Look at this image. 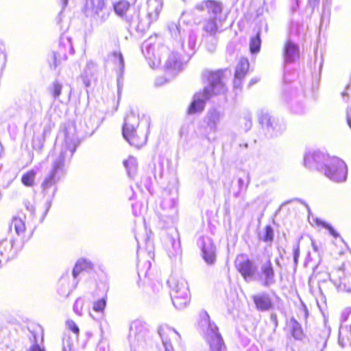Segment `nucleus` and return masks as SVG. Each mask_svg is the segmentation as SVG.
Masks as SVG:
<instances>
[{
  "label": "nucleus",
  "instance_id": "1",
  "mask_svg": "<svg viewBox=\"0 0 351 351\" xmlns=\"http://www.w3.org/2000/svg\"><path fill=\"white\" fill-rule=\"evenodd\" d=\"M64 136V143L60 147L56 146L54 148L51 155V169L45 178L41 185L44 193H48V191L53 187L51 197L45 203L46 209L41 221L44 219L51 206L52 198L57 191L56 184L65 176L66 165L70 162L80 143L73 125H69L65 128Z\"/></svg>",
  "mask_w": 351,
  "mask_h": 351
},
{
  "label": "nucleus",
  "instance_id": "2",
  "mask_svg": "<svg viewBox=\"0 0 351 351\" xmlns=\"http://www.w3.org/2000/svg\"><path fill=\"white\" fill-rule=\"evenodd\" d=\"M223 70L216 71H205L204 75L207 77L208 85L206 86L202 92L196 93L193 100L187 109L189 114L202 112L205 108L206 103L214 95L224 94L226 87L223 82Z\"/></svg>",
  "mask_w": 351,
  "mask_h": 351
},
{
  "label": "nucleus",
  "instance_id": "3",
  "mask_svg": "<svg viewBox=\"0 0 351 351\" xmlns=\"http://www.w3.org/2000/svg\"><path fill=\"white\" fill-rule=\"evenodd\" d=\"M222 9L221 3L214 0H205L195 5V10L204 13V37H215L221 32L223 23L227 18V14L223 12Z\"/></svg>",
  "mask_w": 351,
  "mask_h": 351
},
{
  "label": "nucleus",
  "instance_id": "4",
  "mask_svg": "<svg viewBox=\"0 0 351 351\" xmlns=\"http://www.w3.org/2000/svg\"><path fill=\"white\" fill-rule=\"evenodd\" d=\"M198 324L199 332L210 346V351H226V346L219 329L214 322L210 319L207 312L200 313Z\"/></svg>",
  "mask_w": 351,
  "mask_h": 351
},
{
  "label": "nucleus",
  "instance_id": "5",
  "mask_svg": "<svg viewBox=\"0 0 351 351\" xmlns=\"http://www.w3.org/2000/svg\"><path fill=\"white\" fill-rule=\"evenodd\" d=\"M195 45H172L169 49L170 53L165 64V69L167 73L176 75L182 69L196 49Z\"/></svg>",
  "mask_w": 351,
  "mask_h": 351
},
{
  "label": "nucleus",
  "instance_id": "6",
  "mask_svg": "<svg viewBox=\"0 0 351 351\" xmlns=\"http://www.w3.org/2000/svg\"><path fill=\"white\" fill-rule=\"evenodd\" d=\"M149 330L146 323L134 321L130 326L128 340L132 351H146L151 345Z\"/></svg>",
  "mask_w": 351,
  "mask_h": 351
},
{
  "label": "nucleus",
  "instance_id": "7",
  "mask_svg": "<svg viewBox=\"0 0 351 351\" xmlns=\"http://www.w3.org/2000/svg\"><path fill=\"white\" fill-rule=\"evenodd\" d=\"M162 0H147V12L144 17L138 14H136V20L132 19L128 20L130 26L135 28L138 32H144L147 29L150 25L158 19L159 14L162 8Z\"/></svg>",
  "mask_w": 351,
  "mask_h": 351
},
{
  "label": "nucleus",
  "instance_id": "8",
  "mask_svg": "<svg viewBox=\"0 0 351 351\" xmlns=\"http://www.w3.org/2000/svg\"><path fill=\"white\" fill-rule=\"evenodd\" d=\"M171 288V298L173 306L178 309H182L189 302V287L184 278H176L171 276L167 281Z\"/></svg>",
  "mask_w": 351,
  "mask_h": 351
},
{
  "label": "nucleus",
  "instance_id": "9",
  "mask_svg": "<svg viewBox=\"0 0 351 351\" xmlns=\"http://www.w3.org/2000/svg\"><path fill=\"white\" fill-rule=\"evenodd\" d=\"M139 123V119L135 113L131 111L124 120L122 128V134L124 138L131 145L136 147H141L145 144L147 136L145 134L139 136L136 133V128Z\"/></svg>",
  "mask_w": 351,
  "mask_h": 351
},
{
  "label": "nucleus",
  "instance_id": "10",
  "mask_svg": "<svg viewBox=\"0 0 351 351\" xmlns=\"http://www.w3.org/2000/svg\"><path fill=\"white\" fill-rule=\"evenodd\" d=\"M163 199L160 202V210L159 211V218L164 223V227H167L173 224L178 215V208L176 197H169V193L165 191L162 194Z\"/></svg>",
  "mask_w": 351,
  "mask_h": 351
},
{
  "label": "nucleus",
  "instance_id": "11",
  "mask_svg": "<svg viewBox=\"0 0 351 351\" xmlns=\"http://www.w3.org/2000/svg\"><path fill=\"white\" fill-rule=\"evenodd\" d=\"M322 171L335 182H343L347 180L348 167L343 160L337 157L328 158Z\"/></svg>",
  "mask_w": 351,
  "mask_h": 351
},
{
  "label": "nucleus",
  "instance_id": "12",
  "mask_svg": "<svg viewBox=\"0 0 351 351\" xmlns=\"http://www.w3.org/2000/svg\"><path fill=\"white\" fill-rule=\"evenodd\" d=\"M258 121L270 137L281 134L287 128L284 120L272 117L268 112H261L258 115Z\"/></svg>",
  "mask_w": 351,
  "mask_h": 351
},
{
  "label": "nucleus",
  "instance_id": "13",
  "mask_svg": "<svg viewBox=\"0 0 351 351\" xmlns=\"http://www.w3.org/2000/svg\"><path fill=\"white\" fill-rule=\"evenodd\" d=\"M283 99L293 113L296 114L304 113V93L303 90L291 87L283 93Z\"/></svg>",
  "mask_w": 351,
  "mask_h": 351
},
{
  "label": "nucleus",
  "instance_id": "14",
  "mask_svg": "<svg viewBox=\"0 0 351 351\" xmlns=\"http://www.w3.org/2000/svg\"><path fill=\"white\" fill-rule=\"evenodd\" d=\"M84 12L86 16L99 22H104L109 15L104 0H86Z\"/></svg>",
  "mask_w": 351,
  "mask_h": 351
},
{
  "label": "nucleus",
  "instance_id": "15",
  "mask_svg": "<svg viewBox=\"0 0 351 351\" xmlns=\"http://www.w3.org/2000/svg\"><path fill=\"white\" fill-rule=\"evenodd\" d=\"M254 280L259 282L264 287H269L276 284L275 271L269 258L261 262Z\"/></svg>",
  "mask_w": 351,
  "mask_h": 351
},
{
  "label": "nucleus",
  "instance_id": "16",
  "mask_svg": "<svg viewBox=\"0 0 351 351\" xmlns=\"http://www.w3.org/2000/svg\"><path fill=\"white\" fill-rule=\"evenodd\" d=\"M328 158L330 157L320 151H309L304 155V163L306 167L322 171Z\"/></svg>",
  "mask_w": 351,
  "mask_h": 351
},
{
  "label": "nucleus",
  "instance_id": "17",
  "mask_svg": "<svg viewBox=\"0 0 351 351\" xmlns=\"http://www.w3.org/2000/svg\"><path fill=\"white\" fill-rule=\"evenodd\" d=\"M235 264L239 272L245 281L255 280L258 269L252 261L241 256L237 258Z\"/></svg>",
  "mask_w": 351,
  "mask_h": 351
},
{
  "label": "nucleus",
  "instance_id": "18",
  "mask_svg": "<svg viewBox=\"0 0 351 351\" xmlns=\"http://www.w3.org/2000/svg\"><path fill=\"white\" fill-rule=\"evenodd\" d=\"M197 243L204 261L208 265H213L216 261V247L213 240L209 237L202 236L198 239Z\"/></svg>",
  "mask_w": 351,
  "mask_h": 351
},
{
  "label": "nucleus",
  "instance_id": "19",
  "mask_svg": "<svg viewBox=\"0 0 351 351\" xmlns=\"http://www.w3.org/2000/svg\"><path fill=\"white\" fill-rule=\"evenodd\" d=\"M329 335L328 330H323L315 333L302 351H323L326 346Z\"/></svg>",
  "mask_w": 351,
  "mask_h": 351
},
{
  "label": "nucleus",
  "instance_id": "20",
  "mask_svg": "<svg viewBox=\"0 0 351 351\" xmlns=\"http://www.w3.org/2000/svg\"><path fill=\"white\" fill-rule=\"evenodd\" d=\"M78 282V278H74L72 274H70L68 271L65 272L60 278L58 282V294L63 298H67L75 289Z\"/></svg>",
  "mask_w": 351,
  "mask_h": 351
},
{
  "label": "nucleus",
  "instance_id": "21",
  "mask_svg": "<svg viewBox=\"0 0 351 351\" xmlns=\"http://www.w3.org/2000/svg\"><path fill=\"white\" fill-rule=\"evenodd\" d=\"M224 117L223 111L213 108L207 111L204 118V123L210 132L216 133Z\"/></svg>",
  "mask_w": 351,
  "mask_h": 351
},
{
  "label": "nucleus",
  "instance_id": "22",
  "mask_svg": "<svg viewBox=\"0 0 351 351\" xmlns=\"http://www.w3.org/2000/svg\"><path fill=\"white\" fill-rule=\"evenodd\" d=\"M330 280L339 291L351 292V275H346L341 269H336L330 274Z\"/></svg>",
  "mask_w": 351,
  "mask_h": 351
},
{
  "label": "nucleus",
  "instance_id": "23",
  "mask_svg": "<svg viewBox=\"0 0 351 351\" xmlns=\"http://www.w3.org/2000/svg\"><path fill=\"white\" fill-rule=\"evenodd\" d=\"M163 47L164 45H141L142 53L151 68L154 69L160 64L159 51L163 49Z\"/></svg>",
  "mask_w": 351,
  "mask_h": 351
},
{
  "label": "nucleus",
  "instance_id": "24",
  "mask_svg": "<svg viewBox=\"0 0 351 351\" xmlns=\"http://www.w3.org/2000/svg\"><path fill=\"white\" fill-rule=\"evenodd\" d=\"M165 351H174L171 343V338L180 337V334L173 328L167 326H160L158 329Z\"/></svg>",
  "mask_w": 351,
  "mask_h": 351
},
{
  "label": "nucleus",
  "instance_id": "25",
  "mask_svg": "<svg viewBox=\"0 0 351 351\" xmlns=\"http://www.w3.org/2000/svg\"><path fill=\"white\" fill-rule=\"evenodd\" d=\"M256 308L259 311H269L274 308V302L269 293L261 292L252 296Z\"/></svg>",
  "mask_w": 351,
  "mask_h": 351
},
{
  "label": "nucleus",
  "instance_id": "26",
  "mask_svg": "<svg viewBox=\"0 0 351 351\" xmlns=\"http://www.w3.org/2000/svg\"><path fill=\"white\" fill-rule=\"evenodd\" d=\"M249 61L245 58H242L236 66L234 72V79L233 81L234 87L239 88L241 87L242 81L245 77L249 69Z\"/></svg>",
  "mask_w": 351,
  "mask_h": 351
},
{
  "label": "nucleus",
  "instance_id": "27",
  "mask_svg": "<svg viewBox=\"0 0 351 351\" xmlns=\"http://www.w3.org/2000/svg\"><path fill=\"white\" fill-rule=\"evenodd\" d=\"M14 241L13 239H4L0 241V256L8 261L13 258L16 254V250L14 248Z\"/></svg>",
  "mask_w": 351,
  "mask_h": 351
},
{
  "label": "nucleus",
  "instance_id": "28",
  "mask_svg": "<svg viewBox=\"0 0 351 351\" xmlns=\"http://www.w3.org/2000/svg\"><path fill=\"white\" fill-rule=\"evenodd\" d=\"M300 55L299 45H285L283 49L284 65L295 62L299 59Z\"/></svg>",
  "mask_w": 351,
  "mask_h": 351
},
{
  "label": "nucleus",
  "instance_id": "29",
  "mask_svg": "<svg viewBox=\"0 0 351 351\" xmlns=\"http://www.w3.org/2000/svg\"><path fill=\"white\" fill-rule=\"evenodd\" d=\"M168 243L170 244V247H168L167 253L169 258H176L181 255L182 249L180 245V241L179 235L177 231L175 232V236L169 235L167 237Z\"/></svg>",
  "mask_w": 351,
  "mask_h": 351
},
{
  "label": "nucleus",
  "instance_id": "30",
  "mask_svg": "<svg viewBox=\"0 0 351 351\" xmlns=\"http://www.w3.org/2000/svg\"><path fill=\"white\" fill-rule=\"evenodd\" d=\"M97 65L92 61L87 62L80 77L86 87L90 86L92 80L95 79Z\"/></svg>",
  "mask_w": 351,
  "mask_h": 351
},
{
  "label": "nucleus",
  "instance_id": "31",
  "mask_svg": "<svg viewBox=\"0 0 351 351\" xmlns=\"http://www.w3.org/2000/svg\"><path fill=\"white\" fill-rule=\"evenodd\" d=\"M114 62L119 65V71L117 72V88L118 93H119L121 88L123 86V76L124 73V58L122 53L120 51H114L113 52Z\"/></svg>",
  "mask_w": 351,
  "mask_h": 351
},
{
  "label": "nucleus",
  "instance_id": "32",
  "mask_svg": "<svg viewBox=\"0 0 351 351\" xmlns=\"http://www.w3.org/2000/svg\"><path fill=\"white\" fill-rule=\"evenodd\" d=\"M93 269V264L88 260L85 258L79 259L72 271V276L77 278L80 274L83 271H89Z\"/></svg>",
  "mask_w": 351,
  "mask_h": 351
},
{
  "label": "nucleus",
  "instance_id": "33",
  "mask_svg": "<svg viewBox=\"0 0 351 351\" xmlns=\"http://www.w3.org/2000/svg\"><path fill=\"white\" fill-rule=\"evenodd\" d=\"M338 343L343 348H351V330L347 326L340 327Z\"/></svg>",
  "mask_w": 351,
  "mask_h": 351
},
{
  "label": "nucleus",
  "instance_id": "34",
  "mask_svg": "<svg viewBox=\"0 0 351 351\" xmlns=\"http://www.w3.org/2000/svg\"><path fill=\"white\" fill-rule=\"evenodd\" d=\"M114 10L117 15L121 17H125V20L130 24L128 20H131L132 19L136 20V15L134 16L128 17L127 15V12L130 10V3L128 1L123 0L120 1L114 4Z\"/></svg>",
  "mask_w": 351,
  "mask_h": 351
},
{
  "label": "nucleus",
  "instance_id": "35",
  "mask_svg": "<svg viewBox=\"0 0 351 351\" xmlns=\"http://www.w3.org/2000/svg\"><path fill=\"white\" fill-rule=\"evenodd\" d=\"M28 110L30 112L32 115H36L42 111V105L40 97L37 94L36 91H34V93L30 94Z\"/></svg>",
  "mask_w": 351,
  "mask_h": 351
},
{
  "label": "nucleus",
  "instance_id": "36",
  "mask_svg": "<svg viewBox=\"0 0 351 351\" xmlns=\"http://www.w3.org/2000/svg\"><path fill=\"white\" fill-rule=\"evenodd\" d=\"M289 326L292 337L295 339L302 340L304 337V332L301 324L294 317H291L289 321Z\"/></svg>",
  "mask_w": 351,
  "mask_h": 351
},
{
  "label": "nucleus",
  "instance_id": "37",
  "mask_svg": "<svg viewBox=\"0 0 351 351\" xmlns=\"http://www.w3.org/2000/svg\"><path fill=\"white\" fill-rule=\"evenodd\" d=\"M32 343L31 346L25 351H46L44 346V337L42 335L40 342H38L35 332H32V337H29Z\"/></svg>",
  "mask_w": 351,
  "mask_h": 351
},
{
  "label": "nucleus",
  "instance_id": "38",
  "mask_svg": "<svg viewBox=\"0 0 351 351\" xmlns=\"http://www.w3.org/2000/svg\"><path fill=\"white\" fill-rule=\"evenodd\" d=\"M241 128L244 132L249 131L252 126V114L249 111L244 112L239 119Z\"/></svg>",
  "mask_w": 351,
  "mask_h": 351
},
{
  "label": "nucleus",
  "instance_id": "39",
  "mask_svg": "<svg viewBox=\"0 0 351 351\" xmlns=\"http://www.w3.org/2000/svg\"><path fill=\"white\" fill-rule=\"evenodd\" d=\"M123 165L127 170L128 174L130 178H133L136 173L138 162L136 158L130 156L123 162Z\"/></svg>",
  "mask_w": 351,
  "mask_h": 351
},
{
  "label": "nucleus",
  "instance_id": "40",
  "mask_svg": "<svg viewBox=\"0 0 351 351\" xmlns=\"http://www.w3.org/2000/svg\"><path fill=\"white\" fill-rule=\"evenodd\" d=\"M135 239L136 240L138 247L139 248L141 245L144 243L148 253L150 254L151 250L153 247V243L150 238V234L146 232L145 236L141 237L139 235H136Z\"/></svg>",
  "mask_w": 351,
  "mask_h": 351
},
{
  "label": "nucleus",
  "instance_id": "41",
  "mask_svg": "<svg viewBox=\"0 0 351 351\" xmlns=\"http://www.w3.org/2000/svg\"><path fill=\"white\" fill-rule=\"evenodd\" d=\"M36 175V171L32 169L22 176L21 182L26 186H32Z\"/></svg>",
  "mask_w": 351,
  "mask_h": 351
},
{
  "label": "nucleus",
  "instance_id": "42",
  "mask_svg": "<svg viewBox=\"0 0 351 351\" xmlns=\"http://www.w3.org/2000/svg\"><path fill=\"white\" fill-rule=\"evenodd\" d=\"M50 93L52 95L54 99H57L59 98L61 95V92L62 90V85L58 82V81H55L53 82L51 86L49 87Z\"/></svg>",
  "mask_w": 351,
  "mask_h": 351
},
{
  "label": "nucleus",
  "instance_id": "43",
  "mask_svg": "<svg viewBox=\"0 0 351 351\" xmlns=\"http://www.w3.org/2000/svg\"><path fill=\"white\" fill-rule=\"evenodd\" d=\"M45 138L41 135L34 136L32 139V147L34 149L40 152L43 149Z\"/></svg>",
  "mask_w": 351,
  "mask_h": 351
},
{
  "label": "nucleus",
  "instance_id": "44",
  "mask_svg": "<svg viewBox=\"0 0 351 351\" xmlns=\"http://www.w3.org/2000/svg\"><path fill=\"white\" fill-rule=\"evenodd\" d=\"M260 239L264 242H271L274 239V230L271 226H267L265 228L263 234L260 235Z\"/></svg>",
  "mask_w": 351,
  "mask_h": 351
},
{
  "label": "nucleus",
  "instance_id": "45",
  "mask_svg": "<svg viewBox=\"0 0 351 351\" xmlns=\"http://www.w3.org/2000/svg\"><path fill=\"white\" fill-rule=\"evenodd\" d=\"M106 295L93 303V308L95 312L102 313L106 306Z\"/></svg>",
  "mask_w": 351,
  "mask_h": 351
},
{
  "label": "nucleus",
  "instance_id": "46",
  "mask_svg": "<svg viewBox=\"0 0 351 351\" xmlns=\"http://www.w3.org/2000/svg\"><path fill=\"white\" fill-rule=\"evenodd\" d=\"M341 322L342 323H347L345 326H351V307L345 308L341 315Z\"/></svg>",
  "mask_w": 351,
  "mask_h": 351
},
{
  "label": "nucleus",
  "instance_id": "47",
  "mask_svg": "<svg viewBox=\"0 0 351 351\" xmlns=\"http://www.w3.org/2000/svg\"><path fill=\"white\" fill-rule=\"evenodd\" d=\"M62 351H73V341L71 337L64 336L63 337Z\"/></svg>",
  "mask_w": 351,
  "mask_h": 351
},
{
  "label": "nucleus",
  "instance_id": "48",
  "mask_svg": "<svg viewBox=\"0 0 351 351\" xmlns=\"http://www.w3.org/2000/svg\"><path fill=\"white\" fill-rule=\"evenodd\" d=\"M293 267L294 270L296 269L298 265V260L300 257V243L299 242L295 243L293 245Z\"/></svg>",
  "mask_w": 351,
  "mask_h": 351
},
{
  "label": "nucleus",
  "instance_id": "49",
  "mask_svg": "<svg viewBox=\"0 0 351 351\" xmlns=\"http://www.w3.org/2000/svg\"><path fill=\"white\" fill-rule=\"evenodd\" d=\"M12 225L14 226L15 231L18 235L23 233L25 230V223L19 218H14L12 221Z\"/></svg>",
  "mask_w": 351,
  "mask_h": 351
},
{
  "label": "nucleus",
  "instance_id": "50",
  "mask_svg": "<svg viewBox=\"0 0 351 351\" xmlns=\"http://www.w3.org/2000/svg\"><path fill=\"white\" fill-rule=\"evenodd\" d=\"M317 223L321 225L322 227L327 229L329 232V233L334 237L335 238L339 237V234L334 229V228L330 225L329 223L325 222V221H321L317 220Z\"/></svg>",
  "mask_w": 351,
  "mask_h": 351
},
{
  "label": "nucleus",
  "instance_id": "51",
  "mask_svg": "<svg viewBox=\"0 0 351 351\" xmlns=\"http://www.w3.org/2000/svg\"><path fill=\"white\" fill-rule=\"evenodd\" d=\"M144 267H141L140 265L138 264V275L141 278V276L146 277L147 276L148 270L151 267V263L149 261H147L144 264Z\"/></svg>",
  "mask_w": 351,
  "mask_h": 351
},
{
  "label": "nucleus",
  "instance_id": "52",
  "mask_svg": "<svg viewBox=\"0 0 351 351\" xmlns=\"http://www.w3.org/2000/svg\"><path fill=\"white\" fill-rule=\"evenodd\" d=\"M290 29L291 36H293V35L300 36L301 32H303V26L299 23H292Z\"/></svg>",
  "mask_w": 351,
  "mask_h": 351
},
{
  "label": "nucleus",
  "instance_id": "53",
  "mask_svg": "<svg viewBox=\"0 0 351 351\" xmlns=\"http://www.w3.org/2000/svg\"><path fill=\"white\" fill-rule=\"evenodd\" d=\"M84 305V301L82 298H77L73 305V311L78 315H82V311Z\"/></svg>",
  "mask_w": 351,
  "mask_h": 351
},
{
  "label": "nucleus",
  "instance_id": "54",
  "mask_svg": "<svg viewBox=\"0 0 351 351\" xmlns=\"http://www.w3.org/2000/svg\"><path fill=\"white\" fill-rule=\"evenodd\" d=\"M168 28L172 37H175L176 38H177L178 36L181 34L180 29L175 23L169 24Z\"/></svg>",
  "mask_w": 351,
  "mask_h": 351
},
{
  "label": "nucleus",
  "instance_id": "55",
  "mask_svg": "<svg viewBox=\"0 0 351 351\" xmlns=\"http://www.w3.org/2000/svg\"><path fill=\"white\" fill-rule=\"evenodd\" d=\"M66 326L76 336L78 335L80 332V329L76 324L73 320H68L66 322Z\"/></svg>",
  "mask_w": 351,
  "mask_h": 351
},
{
  "label": "nucleus",
  "instance_id": "56",
  "mask_svg": "<svg viewBox=\"0 0 351 351\" xmlns=\"http://www.w3.org/2000/svg\"><path fill=\"white\" fill-rule=\"evenodd\" d=\"M51 129H52L51 123L49 122L46 123L43 128V133L40 135L45 138L47 135H49L50 134Z\"/></svg>",
  "mask_w": 351,
  "mask_h": 351
},
{
  "label": "nucleus",
  "instance_id": "57",
  "mask_svg": "<svg viewBox=\"0 0 351 351\" xmlns=\"http://www.w3.org/2000/svg\"><path fill=\"white\" fill-rule=\"evenodd\" d=\"M92 119L93 120V122L91 123L90 127L92 129L95 130V129L98 128V127L99 126L100 121L95 115L90 117V120L92 121Z\"/></svg>",
  "mask_w": 351,
  "mask_h": 351
},
{
  "label": "nucleus",
  "instance_id": "58",
  "mask_svg": "<svg viewBox=\"0 0 351 351\" xmlns=\"http://www.w3.org/2000/svg\"><path fill=\"white\" fill-rule=\"evenodd\" d=\"M188 44H195L197 42L196 35L193 32H190L188 34Z\"/></svg>",
  "mask_w": 351,
  "mask_h": 351
},
{
  "label": "nucleus",
  "instance_id": "59",
  "mask_svg": "<svg viewBox=\"0 0 351 351\" xmlns=\"http://www.w3.org/2000/svg\"><path fill=\"white\" fill-rule=\"evenodd\" d=\"M160 38H161L160 34H154V35L150 36L149 38H148V40H147V41L149 42L148 44H153V43L160 42V40H158V38L160 39Z\"/></svg>",
  "mask_w": 351,
  "mask_h": 351
},
{
  "label": "nucleus",
  "instance_id": "60",
  "mask_svg": "<svg viewBox=\"0 0 351 351\" xmlns=\"http://www.w3.org/2000/svg\"><path fill=\"white\" fill-rule=\"evenodd\" d=\"M261 38L259 33H257L254 37H252L250 44H261Z\"/></svg>",
  "mask_w": 351,
  "mask_h": 351
},
{
  "label": "nucleus",
  "instance_id": "61",
  "mask_svg": "<svg viewBox=\"0 0 351 351\" xmlns=\"http://www.w3.org/2000/svg\"><path fill=\"white\" fill-rule=\"evenodd\" d=\"M261 45H250V51L252 54H256L261 50Z\"/></svg>",
  "mask_w": 351,
  "mask_h": 351
},
{
  "label": "nucleus",
  "instance_id": "62",
  "mask_svg": "<svg viewBox=\"0 0 351 351\" xmlns=\"http://www.w3.org/2000/svg\"><path fill=\"white\" fill-rule=\"evenodd\" d=\"M270 320L274 325V330L278 327V319L276 313H271Z\"/></svg>",
  "mask_w": 351,
  "mask_h": 351
},
{
  "label": "nucleus",
  "instance_id": "63",
  "mask_svg": "<svg viewBox=\"0 0 351 351\" xmlns=\"http://www.w3.org/2000/svg\"><path fill=\"white\" fill-rule=\"evenodd\" d=\"M308 5L313 10L316 6L319 5V0H308Z\"/></svg>",
  "mask_w": 351,
  "mask_h": 351
},
{
  "label": "nucleus",
  "instance_id": "64",
  "mask_svg": "<svg viewBox=\"0 0 351 351\" xmlns=\"http://www.w3.org/2000/svg\"><path fill=\"white\" fill-rule=\"evenodd\" d=\"M299 7L298 0H295V2L291 5V10L293 12H295Z\"/></svg>",
  "mask_w": 351,
  "mask_h": 351
}]
</instances>
